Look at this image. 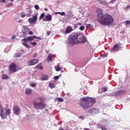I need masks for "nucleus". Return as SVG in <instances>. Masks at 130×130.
<instances>
[{"label":"nucleus","instance_id":"23","mask_svg":"<svg viewBox=\"0 0 130 130\" xmlns=\"http://www.w3.org/2000/svg\"><path fill=\"white\" fill-rule=\"evenodd\" d=\"M55 69L57 72H59V71L61 70V67H60L59 66H55Z\"/></svg>","mask_w":130,"mask_h":130},{"label":"nucleus","instance_id":"7","mask_svg":"<svg viewBox=\"0 0 130 130\" xmlns=\"http://www.w3.org/2000/svg\"><path fill=\"white\" fill-rule=\"evenodd\" d=\"M38 62H39V60L38 59H31L27 62V64L29 66H35Z\"/></svg>","mask_w":130,"mask_h":130},{"label":"nucleus","instance_id":"28","mask_svg":"<svg viewBox=\"0 0 130 130\" xmlns=\"http://www.w3.org/2000/svg\"><path fill=\"white\" fill-rule=\"evenodd\" d=\"M21 55L22 54L21 53H16L14 56L15 57H21Z\"/></svg>","mask_w":130,"mask_h":130},{"label":"nucleus","instance_id":"47","mask_svg":"<svg viewBox=\"0 0 130 130\" xmlns=\"http://www.w3.org/2000/svg\"><path fill=\"white\" fill-rule=\"evenodd\" d=\"M74 28H75V29H77V28H78V25H77V24H76L74 25Z\"/></svg>","mask_w":130,"mask_h":130},{"label":"nucleus","instance_id":"26","mask_svg":"<svg viewBox=\"0 0 130 130\" xmlns=\"http://www.w3.org/2000/svg\"><path fill=\"white\" fill-rule=\"evenodd\" d=\"M5 114L6 116H7V115H10V114H11V109H8L6 110Z\"/></svg>","mask_w":130,"mask_h":130},{"label":"nucleus","instance_id":"49","mask_svg":"<svg viewBox=\"0 0 130 130\" xmlns=\"http://www.w3.org/2000/svg\"><path fill=\"white\" fill-rule=\"evenodd\" d=\"M0 3H6V0H1Z\"/></svg>","mask_w":130,"mask_h":130},{"label":"nucleus","instance_id":"25","mask_svg":"<svg viewBox=\"0 0 130 130\" xmlns=\"http://www.w3.org/2000/svg\"><path fill=\"white\" fill-rule=\"evenodd\" d=\"M23 45L26 47V48H30V46L27 43L24 42L22 43Z\"/></svg>","mask_w":130,"mask_h":130},{"label":"nucleus","instance_id":"46","mask_svg":"<svg viewBox=\"0 0 130 130\" xmlns=\"http://www.w3.org/2000/svg\"><path fill=\"white\" fill-rule=\"evenodd\" d=\"M11 6H13V3H9L7 7H11Z\"/></svg>","mask_w":130,"mask_h":130},{"label":"nucleus","instance_id":"50","mask_svg":"<svg viewBox=\"0 0 130 130\" xmlns=\"http://www.w3.org/2000/svg\"><path fill=\"white\" fill-rule=\"evenodd\" d=\"M77 24L78 26H82V23L79 22V23H78Z\"/></svg>","mask_w":130,"mask_h":130},{"label":"nucleus","instance_id":"29","mask_svg":"<svg viewBox=\"0 0 130 130\" xmlns=\"http://www.w3.org/2000/svg\"><path fill=\"white\" fill-rule=\"evenodd\" d=\"M29 85L30 86V87L35 88V87L36 86V84H35V83H30Z\"/></svg>","mask_w":130,"mask_h":130},{"label":"nucleus","instance_id":"33","mask_svg":"<svg viewBox=\"0 0 130 130\" xmlns=\"http://www.w3.org/2000/svg\"><path fill=\"white\" fill-rule=\"evenodd\" d=\"M61 75L57 76H55L54 77V80H58L59 79V77H60Z\"/></svg>","mask_w":130,"mask_h":130},{"label":"nucleus","instance_id":"14","mask_svg":"<svg viewBox=\"0 0 130 130\" xmlns=\"http://www.w3.org/2000/svg\"><path fill=\"white\" fill-rule=\"evenodd\" d=\"M73 31V27L70 25L68 26L66 29V34H69V33H71Z\"/></svg>","mask_w":130,"mask_h":130},{"label":"nucleus","instance_id":"8","mask_svg":"<svg viewBox=\"0 0 130 130\" xmlns=\"http://www.w3.org/2000/svg\"><path fill=\"white\" fill-rule=\"evenodd\" d=\"M9 71H11L12 73H16V72H17V67L15 63L11 64L10 65Z\"/></svg>","mask_w":130,"mask_h":130},{"label":"nucleus","instance_id":"10","mask_svg":"<svg viewBox=\"0 0 130 130\" xmlns=\"http://www.w3.org/2000/svg\"><path fill=\"white\" fill-rule=\"evenodd\" d=\"M52 20V15L50 14H47L44 19H43V21L44 22H50Z\"/></svg>","mask_w":130,"mask_h":130},{"label":"nucleus","instance_id":"9","mask_svg":"<svg viewBox=\"0 0 130 130\" xmlns=\"http://www.w3.org/2000/svg\"><path fill=\"white\" fill-rule=\"evenodd\" d=\"M37 21V15H34L32 18H30L28 19V21L29 24H32L33 23H36Z\"/></svg>","mask_w":130,"mask_h":130},{"label":"nucleus","instance_id":"43","mask_svg":"<svg viewBox=\"0 0 130 130\" xmlns=\"http://www.w3.org/2000/svg\"><path fill=\"white\" fill-rule=\"evenodd\" d=\"M28 34L29 35H33V32L32 31H30L29 32H28Z\"/></svg>","mask_w":130,"mask_h":130},{"label":"nucleus","instance_id":"18","mask_svg":"<svg viewBox=\"0 0 130 130\" xmlns=\"http://www.w3.org/2000/svg\"><path fill=\"white\" fill-rule=\"evenodd\" d=\"M49 78V77H48V76L46 75H43L41 80H43V81H46L47 80H48V79Z\"/></svg>","mask_w":130,"mask_h":130},{"label":"nucleus","instance_id":"48","mask_svg":"<svg viewBox=\"0 0 130 130\" xmlns=\"http://www.w3.org/2000/svg\"><path fill=\"white\" fill-rule=\"evenodd\" d=\"M36 56H37V54L36 53L33 55V57H36Z\"/></svg>","mask_w":130,"mask_h":130},{"label":"nucleus","instance_id":"44","mask_svg":"<svg viewBox=\"0 0 130 130\" xmlns=\"http://www.w3.org/2000/svg\"><path fill=\"white\" fill-rule=\"evenodd\" d=\"M25 15H26V17H30V16H31V14H30V13H27Z\"/></svg>","mask_w":130,"mask_h":130},{"label":"nucleus","instance_id":"52","mask_svg":"<svg viewBox=\"0 0 130 130\" xmlns=\"http://www.w3.org/2000/svg\"><path fill=\"white\" fill-rule=\"evenodd\" d=\"M44 10L46 11H48V9H47V8H45Z\"/></svg>","mask_w":130,"mask_h":130},{"label":"nucleus","instance_id":"35","mask_svg":"<svg viewBox=\"0 0 130 130\" xmlns=\"http://www.w3.org/2000/svg\"><path fill=\"white\" fill-rule=\"evenodd\" d=\"M35 8L36 9V10H37V11L39 10V6L38 5H36L35 6Z\"/></svg>","mask_w":130,"mask_h":130},{"label":"nucleus","instance_id":"30","mask_svg":"<svg viewBox=\"0 0 130 130\" xmlns=\"http://www.w3.org/2000/svg\"><path fill=\"white\" fill-rule=\"evenodd\" d=\"M30 44H31L32 45H34V46L37 45V43L36 42H30Z\"/></svg>","mask_w":130,"mask_h":130},{"label":"nucleus","instance_id":"54","mask_svg":"<svg viewBox=\"0 0 130 130\" xmlns=\"http://www.w3.org/2000/svg\"><path fill=\"white\" fill-rule=\"evenodd\" d=\"M107 57V54H105V57Z\"/></svg>","mask_w":130,"mask_h":130},{"label":"nucleus","instance_id":"17","mask_svg":"<svg viewBox=\"0 0 130 130\" xmlns=\"http://www.w3.org/2000/svg\"><path fill=\"white\" fill-rule=\"evenodd\" d=\"M124 92V90H119L118 91H116L115 92V94L116 96H119V95H121L123 92Z\"/></svg>","mask_w":130,"mask_h":130},{"label":"nucleus","instance_id":"12","mask_svg":"<svg viewBox=\"0 0 130 130\" xmlns=\"http://www.w3.org/2000/svg\"><path fill=\"white\" fill-rule=\"evenodd\" d=\"M119 49V45L118 44H116L113 48L110 49V51L112 52H114V51H117Z\"/></svg>","mask_w":130,"mask_h":130},{"label":"nucleus","instance_id":"22","mask_svg":"<svg viewBox=\"0 0 130 130\" xmlns=\"http://www.w3.org/2000/svg\"><path fill=\"white\" fill-rule=\"evenodd\" d=\"M98 2L100 5H105V4H106L105 0H98Z\"/></svg>","mask_w":130,"mask_h":130},{"label":"nucleus","instance_id":"11","mask_svg":"<svg viewBox=\"0 0 130 130\" xmlns=\"http://www.w3.org/2000/svg\"><path fill=\"white\" fill-rule=\"evenodd\" d=\"M22 32L23 35H27L29 32V28L26 26H23L22 27Z\"/></svg>","mask_w":130,"mask_h":130},{"label":"nucleus","instance_id":"42","mask_svg":"<svg viewBox=\"0 0 130 130\" xmlns=\"http://www.w3.org/2000/svg\"><path fill=\"white\" fill-rule=\"evenodd\" d=\"M103 91L104 92H106V91H107V89H106V88H105V87H104V88H103Z\"/></svg>","mask_w":130,"mask_h":130},{"label":"nucleus","instance_id":"40","mask_svg":"<svg viewBox=\"0 0 130 130\" xmlns=\"http://www.w3.org/2000/svg\"><path fill=\"white\" fill-rule=\"evenodd\" d=\"M125 23H126V25H130V21L129 20H126L125 21Z\"/></svg>","mask_w":130,"mask_h":130},{"label":"nucleus","instance_id":"3","mask_svg":"<svg viewBox=\"0 0 130 130\" xmlns=\"http://www.w3.org/2000/svg\"><path fill=\"white\" fill-rule=\"evenodd\" d=\"M79 42L81 43H85L87 41L86 38H84L82 35H80L77 33H75L71 37H70L68 39V43L71 44V45H75V44H77Z\"/></svg>","mask_w":130,"mask_h":130},{"label":"nucleus","instance_id":"27","mask_svg":"<svg viewBox=\"0 0 130 130\" xmlns=\"http://www.w3.org/2000/svg\"><path fill=\"white\" fill-rule=\"evenodd\" d=\"M44 17H45V14L44 13H42L39 17L40 20H42Z\"/></svg>","mask_w":130,"mask_h":130},{"label":"nucleus","instance_id":"36","mask_svg":"<svg viewBox=\"0 0 130 130\" xmlns=\"http://www.w3.org/2000/svg\"><path fill=\"white\" fill-rule=\"evenodd\" d=\"M20 15L21 16V18H25V16H26V14H22V13H20Z\"/></svg>","mask_w":130,"mask_h":130},{"label":"nucleus","instance_id":"38","mask_svg":"<svg viewBox=\"0 0 130 130\" xmlns=\"http://www.w3.org/2000/svg\"><path fill=\"white\" fill-rule=\"evenodd\" d=\"M78 118H79L80 119H84L85 117H84V116H80L78 117Z\"/></svg>","mask_w":130,"mask_h":130},{"label":"nucleus","instance_id":"13","mask_svg":"<svg viewBox=\"0 0 130 130\" xmlns=\"http://www.w3.org/2000/svg\"><path fill=\"white\" fill-rule=\"evenodd\" d=\"M0 115L2 117V118L6 119L7 118V116H6V113H5V111H4V109H3L2 107H0Z\"/></svg>","mask_w":130,"mask_h":130},{"label":"nucleus","instance_id":"2","mask_svg":"<svg viewBox=\"0 0 130 130\" xmlns=\"http://www.w3.org/2000/svg\"><path fill=\"white\" fill-rule=\"evenodd\" d=\"M94 103H96L95 99L86 96L80 99V102L79 105L84 109H88L92 107Z\"/></svg>","mask_w":130,"mask_h":130},{"label":"nucleus","instance_id":"19","mask_svg":"<svg viewBox=\"0 0 130 130\" xmlns=\"http://www.w3.org/2000/svg\"><path fill=\"white\" fill-rule=\"evenodd\" d=\"M52 56H53V55H52V54H49L47 57V61H51V60H52Z\"/></svg>","mask_w":130,"mask_h":130},{"label":"nucleus","instance_id":"31","mask_svg":"<svg viewBox=\"0 0 130 130\" xmlns=\"http://www.w3.org/2000/svg\"><path fill=\"white\" fill-rule=\"evenodd\" d=\"M101 128L102 129V130H107L108 129V128H107V127H106V126H102Z\"/></svg>","mask_w":130,"mask_h":130},{"label":"nucleus","instance_id":"56","mask_svg":"<svg viewBox=\"0 0 130 130\" xmlns=\"http://www.w3.org/2000/svg\"><path fill=\"white\" fill-rule=\"evenodd\" d=\"M127 7L128 8H129V6H127Z\"/></svg>","mask_w":130,"mask_h":130},{"label":"nucleus","instance_id":"37","mask_svg":"<svg viewBox=\"0 0 130 130\" xmlns=\"http://www.w3.org/2000/svg\"><path fill=\"white\" fill-rule=\"evenodd\" d=\"M87 28H92V24H88L87 25Z\"/></svg>","mask_w":130,"mask_h":130},{"label":"nucleus","instance_id":"41","mask_svg":"<svg viewBox=\"0 0 130 130\" xmlns=\"http://www.w3.org/2000/svg\"><path fill=\"white\" fill-rule=\"evenodd\" d=\"M50 33H51V31H47V36H49L50 35Z\"/></svg>","mask_w":130,"mask_h":130},{"label":"nucleus","instance_id":"21","mask_svg":"<svg viewBox=\"0 0 130 130\" xmlns=\"http://www.w3.org/2000/svg\"><path fill=\"white\" fill-rule=\"evenodd\" d=\"M91 112H92V113H97L98 112L99 110L96 108L91 109L90 110Z\"/></svg>","mask_w":130,"mask_h":130},{"label":"nucleus","instance_id":"16","mask_svg":"<svg viewBox=\"0 0 130 130\" xmlns=\"http://www.w3.org/2000/svg\"><path fill=\"white\" fill-rule=\"evenodd\" d=\"M1 77L3 80H9V79H10V77H9V76L6 74H3Z\"/></svg>","mask_w":130,"mask_h":130},{"label":"nucleus","instance_id":"39","mask_svg":"<svg viewBox=\"0 0 130 130\" xmlns=\"http://www.w3.org/2000/svg\"><path fill=\"white\" fill-rule=\"evenodd\" d=\"M60 16H66V13L64 12H60Z\"/></svg>","mask_w":130,"mask_h":130},{"label":"nucleus","instance_id":"20","mask_svg":"<svg viewBox=\"0 0 130 130\" xmlns=\"http://www.w3.org/2000/svg\"><path fill=\"white\" fill-rule=\"evenodd\" d=\"M49 87L51 89H53V88H55V84H54V83H50L49 84Z\"/></svg>","mask_w":130,"mask_h":130},{"label":"nucleus","instance_id":"51","mask_svg":"<svg viewBox=\"0 0 130 130\" xmlns=\"http://www.w3.org/2000/svg\"><path fill=\"white\" fill-rule=\"evenodd\" d=\"M55 15H60V12H55Z\"/></svg>","mask_w":130,"mask_h":130},{"label":"nucleus","instance_id":"34","mask_svg":"<svg viewBox=\"0 0 130 130\" xmlns=\"http://www.w3.org/2000/svg\"><path fill=\"white\" fill-rule=\"evenodd\" d=\"M58 101H59V102H63V99H62V98H59L58 99Z\"/></svg>","mask_w":130,"mask_h":130},{"label":"nucleus","instance_id":"24","mask_svg":"<svg viewBox=\"0 0 130 130\" xmlns=\"http://www.w3.org/2000/svg\"><path fill=\"white\" fill-rule=\"evenodd\" d=\"M36 68L38 69L39 70H42V69H43V67H42L41 64H39L36 66Z\"/></svg>","mask_w":130,"mask_h":130},{"label":"nucleus","instance_id":"15","mask_svg":"<svg viewBox=\"0 0 130 130\" xmlns=\"http://www.w3.org/2000/svg\"><path fill=\"white\" fill-rule=\"evenodd\" d=\"M32 90L31 88H27L25 89V93L26 95H30L31 94Z\"/></svg>","mask_w":130,"mask_h":130},{"label":"nucleus","instance_id":"32","mask_svg":"<svg viewBox=\"0 0 130 130\" xmlns=\"http://www.w3.org/2000/svg\"><path fill=\"white\" fill-rule=\"evenodd\" d=\"M79 29L81 31H84V30H85V27L84 26H81L80 27Z\"/></svg>","mask_w":130,"mask_h":130},{"label":"nucleus","instance_id":"5","mask_svg":"<svg viewBox=\"0 0 130 130\" xmlns=\"http://www.w3.org/2000/svg\"><path fill=\"white\" fill-rule=\"evenodd\" d=\"M39 39L40 40H41V39H42L41 38L36 37L35 36H32L28 37L27 38L23 39L22 40V41H23V42H29V41H32L33 40H34V39Z\"/></svg>","mask_w":130,"mask_h":130},{"label":"nucleus","instance_id":"53","mask_svg":"<svg viewBox=\"0 0 130 130\" xmlns=\"http://www.w3.org/2000/svg\"><path fill=\"white\" fill-rule=\"evenodd\" d=\"M84 130H90V129L87 128H85Z\"/></svg>","mask_w":130,"mask_h":130},{"label":"nucleus","instance_id":"4","mask_svg":"<svg viewBox=\"0 0 130 130\" xmlns=\"http://www.w3.org/2000/svg\"><path fill=\"white\" fill-rule=\"evenodd\" d=\"M34 106L36 109H39L40 110H42L46 107V105H45L43 102L37 103L35 102L34 103Z\"/></svg>","mask_w":130,"mask_h":130},{"label":"nucleus","instance_id":"45","mask_svg":"<svg viewBox=\"0 0 130 130\" xmlns=\"http://www.w3.org/2000/svg\"><path fill=\"white\" fill-rule=\"evenodd\" d=\"M16 38V35H13L12 37H11V39H15Z\"/></svg>","mask_w":130,"mask_h":130},{"label":"nucleus","instance_id":"55","mask_svg":"<svg viewBox=\"0 0 130 130\" xmlns=\"http://www.w3.org/2000/svg\"><path fill=\"white\" fill-rule=\"evenodd\" d=\"M11 2H14V0H11Z\"/></svg>","mask_w":130,"mask_h":130},{"label":"nucleus","instance_id":"6","mask_svg":"<svg viewBox=\"0 0 130 130\" xmlns=\"http://www.w3.org/2000/svg\"><path fill=\"white\" fill-rule=\"evenodd\" d=\"M13 111L14 114L16 115H20V112L21 111V108L19 106L14 105L13 107Z\"/></svg>","mask_w":130,"mask_h":130},{"label":"nucleus","instance_id":"1","mask_svg":"<svg viewBox=\"0 0 130 130\" xmlns=\"http://www.w3.org/2000/svg\"><path fill=\"white\" fill-rule=\"evenodd\" d=\"M97 13V21L102 25H111L113 23V18L108 14H103V10L102 9H98Z\"/></svg>","mask_w":130,"mask_h":130}]
</instances>
